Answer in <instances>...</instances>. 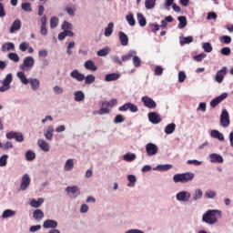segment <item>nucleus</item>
I'll return each instance as SVG.
<instances>
[{
	"mask_svg": "<svg viewBox=\"0 0 233 233\" xmlns=\"http://www.w3.org/2000/svg\"><path fill=\"white\" fill-rule=\"evenodd\" d=\"M13 81L12 74H7L5 78L3 80V86H0V92H6L10 88V84Z\"/></svg>",
	"mask_w": 233,
	"mask_h": 233,
	"instance_id": "6",
	"label": "nucleus"
},
{
	"mask_svg": "<svg viewBox=\"0 0 233 233\" xmlns=\"http://www.w3.org/2000/svg\"><path fill=\"white\" fill-rule=\"evenodd\" d=\"M118 110L120 112H127V110H130L131 112L136 113L139 110V108H137V106H136V104L128 102L120 106Z\"/></svg>",
	"mask_w": 233,
	"mask_h": 233,
	"instance_id": "7",
	"label": "nucleus"
},
{
	"mask_svg": "<svg viewBox=\"0 0 233 233\" xmlns=\"http://www.w3.org/2000/svg\"><path fill=\"white\" fill-rule=\"evenodd\" d=\"M156 1L157 0H146L145 6H146L147 10H152V8H154V6H156Z\"/></svg>",
	"mask_w": 233,
	"mask_h": 233,
	"instance_id": "42",
	"label": "nucleus"
},
{
	"mask_svg": "<svg viewBox=\"0 0 233 233\" xmlns=\"http://www.w3.org/2000/svg\"><path fill=\"white\" fill-rule=\"evenodd\" d=\"M29 85L31 86L32 90H39L41 86V82L36 78H29Z\"/></svg>",
	"mask_w": 233,
	"mask_h": 233,
	"instance_id": "20",
	"label": "nucleus"
},
{
	"mask_svg": "<svg viewBox=\"0 0 233 233\" xmlns=\"http://www.w3.org/2000/svg\"><path fill=\"white\" fill-rule=\"evenodd\" d=\"M121 77V75L117 73H112V74H107L105 76V81L110 82V81H117Z\"/></svg>",
	"mask_w": 233,
	"mask_h": 233,
	"instance_id": "23",
	"label": "nucleus"
},
{
	"mask_svg": "<svg viewBox=\"0 0 233 233\" xmlns=\"http://www.w3.org/2000/svg\"><path fill=\"white\" fill-rule=\"evenodd\" d=\"M44 136L47 141H52L54 137V126H49L45 131Z\"/></svg>",
	"mask_w": 233,
	"mask_h": 233,
	"instance_id": "18",
	"label": "nucleus"
},
{
	"mask_svg": "<svg viewBox=\"0 0 233 233\" xmlns=\"http://www.w3.org/2000/svg\"><path fill=\"white\" fill-rule=\"evenodd\" d=\"M85 100V93L83 91L75 92V101L81 102Z\"/></svg>",
	"mask_w": 233,
	"mask_h": 233,
	"instance_id": "34",
	"label": "nucleus"
},
{
	"mask_svg": "<svg viewBox=\"0 0 233 233\" xmlns=\"http://www.w3.org/2000/svg\"><path fill=\"white\" fill-rule=\"evenodd\" d=\"M15 139L18 143H23L25 141V137H23V133H16Z\"/></svg>",
	"mask_w": 233,
	"mask_h": 233,
	"instance_id": "58",
	"label": "nucleus"
},
{
	"mask_svg": "<svg viewBox=\"0 0 233 233\" xmlns=\"http://www.w3.org/2000/svg\"><path fill=\"white\" fill-rule=\"evenodd\" d=\"M218 218H221V211L216 209L208 210L202 216V221L208 225H216L218 223Z\"/></svg>",
	"mask_w": 233,
	"mask_h": 233,
	"instance_id": "1",
	"label": "nucleus"
},
{
	"mask_svg": "<svg viewBox=\"0 0 233 233\" xmlns=\"http://www.w3.org/2000/svg\"><path fill=\"white\" fill-rule=\"evenodd\" d=\"M142 103L147 106V108H156L157 106V104L154 99L145 96L141 98Z\"/></svg>",
	"mask_w": 233,
	"mask_h": 233,
	"instance_id": "10",
	"label": "nucleus"
},
{
	"mask_svg": "<svg viewBox=\"0 0 233 233\" xmlns=\"http://www.w3.org/2000/svg\"><path fill=\"white\" fill-rule=\"evenodd\" d=\"M209 157H210L211 163H223V157H221V155L213 153L210 155Z\"/></svg>",
	"mask_w": 233,
	"mask_h": 233,
	"instance_id": "26",
	"label": "nucleus"
},
{
	"mask_svg": "<svg viewBox=\"0 0 233 233\" xmlns=\"http://www.w3.org/2000/svg\"><path fill=\"white\" fill-rule=\"evenodd\" d=\"M133 65L136 68H139V66H141V58H139V56H134Z\"/></svg>",
	"mask_w": 233,
	"mask_h": 233,
	"instance_id": "52",
	"label": "nucleus"
},
{
	"mask_svg": "<svg viewBox=\"0 0 233 233\" xmlns=\"http://www.w3.org/2000/svg\"><path fill=\"white\" fill-rule=\"evenodd\" d=\"M177 201H183L184 203H187L190 199V193L187 191H181L177 194Z\"/></svg>",
	"mask_w": 233,
	"mask_h": 233,
	"instance_id": "13",
	"label": "nucleus"
},
{
	"mask_svg": "<svg viewBox=\"0 0 233 233\" xmlns=\"http://www.w3.org/2000/svg\"><path fill=\"white\" fill-rule=\"evenodd\" d=\"M170 168H172V165H170V164L160 165V166L157 167V169L162 171V172H165L167 170H170Z\"/></svg>",
	"mask_w": 233,
	"mask_h": 233,
	"instance_id": "51",
	"label": "nucleus"
},
{
	"mask_svg": "<svg viewBox=\"0 0 233 233\" xmlns=\"http://www.w3.org/2000/svg\"><path fill=\"white\" fill-rule=\"evenodd\" d=\"M96 81V76L94 75H88L85 76V84L86 85H92Z\"/></svg>",
	"mask_w": 233,
	"mask_h": 233,
	"instance_id": "43",
	"label": "nucleus"
},
{
	"mask_svg": "<svg viewBox=\"0 0 233 233\" xmlns=\"http://www.w3.org/2000/svg\"><path fill=\"white\" fill-rule=\"evenodd\" d=\"M64 168L66 172H69V170H72V168H74V160L72 158L67 159L66 161Z\"/></svg>",
	"mask_w": 233,
	"mask_h": 233,
	"instance_id": "35",
	"label": "nucleus"
},
{
	"mask_svg": "<svg viewBox=\"0 0 233 233\" xmlns=\"http://www.w3.org/2000/svg\"><path fill=\"white\" fill-rule=\"evenodd\" d=\"M147 117L153 125H159L161 123V115H157L156 112H150Z\"/></svg>",
	"mask_w": 233,
	"mask_h": 233,
	"instance_id": "11",
	"label": "nucleus"
},
{
	"mask_svg": "<svg viewBox=\"0 0 233 233\" xmlns=\"http://www.w3.org/2000/svg\"><path fill=\"white\" fill-rule=\"evenodd\" d=\"M7 57L11 61H14V63H19L20 58H19V55H17V53H9Z\"/></svg>",
	"mask_w": 233,
	"mask_h": 233,
	"instance_id": "41",
	"label": "nucleus"
},
{
	"mask_svg": "<svg viewBox=\"0 0 233 233\" xmlns=\"http://www.w3.org/2000/svg\"><path fill=\"white\" fill-rule=\"evenodd\" d=\"M220 125H222L224 128H227L230 125V116H228V111H227V109H224L221 112Z\"/></svg>",
	"mask_w": 233,
	"mask_h": 233,
	"instance_id": "5",
	"label": "nucleus"
},
{
	"mask_svg": "<svg viewBox=\"0 0 233 233\" xmlns=\"http://www.w3.org/2000/svg\"><path fill=\"white\" fill-rule=\"evenodd\" d=\"M34 65H35V60H34V57L26 56L24 59L23 64L20 65V68L23 70V72H29V70L34 68Z\"/></svg>",
	"mask_w": 233,
	"mask_h": 233,
	"instance_id": "4",
	"label": "nucleus"
},
{
	"mask_svg": "<svg viewBox=\"0 0 233 233\" xmlns=\"http://www.w3.org/2000/svg\"><path fill=\"white\" fill-rule=\"evenodd\" d=\"M127 179L129 181V183L127 184V187H134V185H136V176L128 175Z\"/></svg>",
	"mask_w": 233,
	"mask_h": 233,
	"instance_id": "50",
	"label": "nucleus"
},
{
	"mask_svg": "<svg viewBox=\"0 0 233 233\" xmlns=\"http://www.w3.org/2000/svg\"><path fill=\"white\" fill-rule=\"evenodd\" d=\"M186 79H187V75L185 74V72L180 71L178 73V82L179 83H185Z\"/></svg>",
	"mask_w": 233,
	"mask_h": 233,
	"instance_id": "57",
	"label": "nucleus"
},
{
	"mask_svg": "<svg viewBox=\"0 0 233 233\" xmlns=\"http://www.w3.org/2000/svg\"><path fill=\"white\" fill-rule=\"evenodd\" d=\"M225 76H227V66L221 68V70L218 71L215 76L216 83L221 84V82L225 79Z\"/></svg>",
	"mask_w": 233,
	"mask_h": 233,
	"instance_id": "12",
	"label": "nucleus"
},
{
	"mask_svg": "<svg viewBox=\"0 0 233 233\" xmlns=\"http://www.w3.org/2000/svg\"><path fill=\"white\" fill-rule=\"evenodd\" d=\"M195 174L192 172H186L176 174L173 177L174 183H190L195 177Z\"/></svg>",
	"mask_w": 233,
	"mask_h": 233,
	"instance_id": "2",
	"label": "nucleus"
},
{
	"mask_svg": "<svg viewBox=\"0 0 233 233\" xmlns=\"http://www.w3.org/2000/svg\"><path fill=\"white\" fill-rule=\"evenodd\" d=\"M66 192H68L70 194H79V187L77 186L67 187L66 188Z\"/></svg>",
	"mask_w": 233,
	"mask_h": 233,
	"instance_id": "40",
	"label": "nucleus"
},
{
	"mask_svg": "<svg viewBox=\"0 0 233 233\" xmlns=\"http://www.w3.org/2000/svg\"><path fill=\"white\" fill-rule=\"evenodd\" d=\"M221 43H224V45H230L232 43V37L228 35H223L220 37Z\"/></svg>",
	"mask_w": 233,
	"mask_h": 233,
	"instance_id": "47",
	"label": "nucleus"
},
{
	"mask_svg": "<svg viewBox=\"0 0 233 233\" xmlns=\"http://www.w3.org/2000/svg\"><path fill=\"white\" fill-rule=\"evenodd\" d=\"M66 12L70 15L71 17H74L76 15V9L72 7H66Z\"/></svg>",
	"mask_w": 233,
	"mask_h": 233,
	"instance_id": "61",
	"label": "nucleus"
},
{
	"mask_svg": "<svg viewBox=\"0 0 233 233\" xmlns=\"http://www.w3.org/2000/svg\"><path fill=\"white\" fill-rule=\"evenodd\" d=\"M70 76L76 81H85V75L81 74L79 70L75 69L70 73Z\"/></svg>",
	"mask_w": 233,
	"mask_h": 233,
	"instance_id": "15",
	"label": "nucleus"
},
{
	"mask_svg": "<svg viewBox=\"0 0 233 233\" xmlns=\"http://www.w3.org/2000/svg\"><path fill=\"white\" fill-rule=\"evenodd\" d=\"M123 159H124V161H127V163H130L136 159V154L127 153V154L124 155Z\"/></svg>",
	"mask_w": 233,
	"mask_h": 233,
	"instance_id": "36",
	"label": "nucleus"
},
{
	"mask_svg": "<svg viewBox=\"0 0 233 233\" xmlns=\"http://www.w3.org/2000/svg\"><path fill=\"white\" fill-rule=\"evenodd\" d=\"M203 49L208 54H210V52H212V45H210V43H204Z\"/></svg>",
	"mask_w": 233,
	"mask_h": 233,
	"instance_id": "54",
	"label": "nucleus"
},
{
	"mask_svg": "<svg viewBox=\"0 0 233 233\" xmlns=\"http://www.w3.org/2000/svg\"><path fill=\"white\" fill-rule=\"evenodd\" d=\"M228 97V93H222L220 96H217L216 98L210 101V106H212V108H216V106H218V105H219L221 101L227 99Z\"/></svg>",
	"mask_w": 233,
	"mask_h": 233,
	"instance_id": "8",
	"label": "nucleus"
},
{
	"mask_svg": "<svg viewBox=\"0 0 233 233\" xmlns=\"http://www.w3.org/2000/svg\"><path fill=\"white\" fill-rule=\"evenodd\" d=\"M117 105V99L112 98L109 102L108 101H104L102 103V107L100 108L99 111H97V114L99 116H103L105 114H110V109L108 108H114Z\"/></svg>",
	"mask_w": 233,
	"mask_h": 233,
	"instance_id": "3",
	"label": "nucleus"
},
{
	"mask_svg": "<svg viewBox=\"0 0 233 233\" xmlns=\"http://www.w3.org/2000/svg\"><path fill=\"white\" fill-rule=\"evenodd\" d=\"M25 157H26V160H27V161H34V159H35V153H34V152L31 151V150H28V151L25 153Z\"/></svg>",
	"mask_w": 233,
	"mask_h": 233,
	"instance_id": "45",
	"label": "nucleus"
},
{
	"mask_svg": "<svg viewBox=\"0 0 233 233\" xmlns=\"http://www.w3.org/2000/svg\"><path fill=\"white\" fill-rule=\"evenodd\" d=\"M193 41H194V37L193 36L182 37L180 39V45H181V46H183L185 45H190V43H192Z\"/></svg>",
	"mask_w": 233,
	"mask_h": 233,
	"instance_id": "32",
	"label": "nucleus"
},
{
	"mask_svg": "<svg viewBox=\"0 0 233 233\" xmlns=\"http://www.w3.org/2000/svg\"><path fill=\"white\" fill-rule=\"evenodd\" d=\"M21 8L24 12H32V5L30 3H23Z\"/></svg>",
	"mask_w": 233,
	"mask_h": 233,
	"instance_id": "46",
	"label": "nucleus"
},
{
	"mask_svg": "<svg viewBox=\"0 0 233 233\" xmlns=\"http://www.w3.org/2000/svg\"><path fill=\"white\" fill-rule=\"evenodd\" d=\"M97 56L99 57H105V56H108V49L107 48H103L97 51Z\"/></svg>",
	"mask_w": 233,
	"mask_h": 233,
	"instance_id": "53",
	"label": "nucleus"
},
{
	"mask_svg": "<svg viewBox=\"0 0 233 233\" xmlns=\"http://www.w3.org/2000/svg\"><path fill=\"white\" fill-rule=\"evenodd\" d=\"M220 54H221L222 56H230V54H231L230 47H223V48L220 50Z\"/></svg>",
	"mask_w": 233,
	"mask_h": 233,
	"instance_id": "59",
	"label": "nucleus"
},
{
	"mask_svg": "<svg viewBox=\"0 0 233 233\" xmlns=\"http://www.w3.org/2000/svg\"><path fill=\"white\" fill-rule=\"evenodd\" d=\"M125 121V116L123 115H116L114 118V123L118 124V123H123Z\"/></svg>",
	"mask_w": 233,
	"mask_h": 233,
	"instance_id": "56",
	"label": "nucleus"
},
{
	"mask_svg": "<svg viewBox=\"0 0 233 233\" xmlns=\"http://www.w3.org/2000/svg\"><path fill=\"white\" fill-rule=\"evenodd\" d=\"M179 24H178V28L183 29L185 26H187V16H178L177 17Z\"/></svg>",
	"mask_w": 233,
	"mask_h": 233,
	"instance_id": "38",
	"label": "nucleus"
},
{
	"mask_svg": "<svg viewBox=\"0 0 233 233\" xmlns=\"http://www.w3.org/2000/svg\"><path fill=\"white\" fill-rule=\"evenodd\" d=\"M155 76H163V67L157 66L155 67Z\"/></svg>",
	"mask_w": 233,
	"mask_h": 233,
	"instance_id": "60",
	"label": "nucleus"
},
{
	"mask_svg": "<svg viewBox=\"0 0 233 233\" xmlns=\"http://www.w3.org/2000/svg\"><path fill=\"white\" fill-rule=\"evenodd\" d=\"M42 203H45V199L43 198H39L37 200L33 198L30 202V205L33 207V208H39Z\"/></svg>",
	"mask_w": 233,
	"mask_h": 233,
	"instance_id": "28",
	"label": "nucleus"
},
{
	"mask_svg": "<svg viewBox=\"0 0 233 233\" xmlns=\"http://www.w3.org/2000/svg\"><path fill=\"white\" fill-rule=\"evenodd\" d=\"M18 30H21V20L15 19L13 22V24L9 29V32H10V34H14L15 32H17Z\"/></svg>",
	"mask_w": 233,
	"mask_h": 233,
	"instance_id": "16",
	"label": "nucleus"
},
{
	"mask_svg": "<svg viewBox=\"0 0 233 233\" xmlns=\"http://www.w3.org/2000/svg\"><path fill=\"white\" fill-rule=\"evenodd\" d=\"M150 26H151V32H153V34H156V32H158L160 27L159 25L157 24H151Z\"/></svg>",
	"mask_w": 233,
	"mask_h": 233,
	"instance_id": "64",
	"label": "nucleus"
},
{
	"mask_svg": "<svg viewBox=\"0 0 233 233\" xmlns=\"http://www.w3.org/2000/svg\"><path fill=\"white\" fill-rule=\"evenodd\" d=\"M57 25H59V18H57L56 16L51 17V19H50L51 28H56L57 26Z\"/></svg>",
	"mask_w": 233,
	"mask_h": 233,
	"instance_id": "44",
	"label": "nucleus"
},
{
	"mask_svg": "<svg viewBox=\"0 0 233 233\" xmlns=\"http://www.w3.org/2000/svg\"><path fill=\"white\" fill-rule=\"evenodd\" d=\"M14 216H15V211L12 209H6L2 214V218H4L5 219H6L7 218H12Z\"/></svg>",
	"mask_w": 233,
	"mask_h": 233,
	"instance_id": "37",
	"label": "nucleus"
},
{
	"mask_svg": "<svg viewBox=\"0 0 233 233\" xmlns=\"http://www.w3.org/2000/svg\"><path fill=\"white\" fill-rule=\"evenodd\" d=\"M137 17L138 25H140V26H147V18H145V15H143V14L137 13Z\"/></svg>",
	"mask_w": 233,
	"mask_h": 233,
	"instance_id": "30",
	"label": "nucleus"
},
{
	"mask_svg": "<svg viewBox=\"0 0 233 233\" xmlns=\"http://www.w3.org/2000/svg\"><path fill=\"white\" fill-rule=\"evenodd\" d=\"M16 76L23 85H28L30 83V79L26 78V75L23 71L18 72Z\"/></svg>",
	"mask_w": 233,
	"mask_h": 233,
	"instance_id": "25",
	"label": "nucleus"
},
{
	"mask_svg": "<svg viewBox=\"0 0 233 233\" xmlns=\"http://www.w3.org/2000/svg\"><path fill=\"white\" fill-rule=\"evenodd\" d=\"M19 49L21 50V52H26V50H28V44H26V42L21 43L19 46Z\"/></svg>",
	"mask_w": 233,
	"mask_h": 233,
	"instance_id": "63",
	"label": "nucleus"
},
{
	"mask_svg": "<svg viewBox=\"0 0 233 233\" xmlns=\"http://www.w3.org/2000/svg\"><path fill=\"white\" fill-rule=\"evenodd\" d=\"M205 57H207V54L201 53L200 55L195 56L194 59H195V61L199 63V62L203 61L205 59Z\"/></svg>",
	"mask_w": 233,
	"mask_h": 233,
	"instance_id": "55",
	"label": "nucleus"
},
{
	"mask_svg": "<svg viewBox=\"0 0 233 233\" xmlns=\"http://www.w3.org/2000/svg\"><path fill=\"white\" fill-rule=\"evenodd\" d=\"M112 32H114V23L110 22L105 29L106 37H110V35H112Z\"/></svg>",
	"mask_w": 233,
	"mask_h": 233,
	"instance_id": "31",
	"label": "nucleus"
},
{
	"mask_svg": "<svg viewBox=\"0 0 233 233\" xmlns=\"http://www.w3.org/2000/svg\"><path fill=\"white\" fill-rule=\"evenodd\" d=\"M33 218L34 219H35L36 221H41V219H43V218H45V213L43 212V210L41 209H35L33 212Z\"/></svg>",
	"mask_w": 233,
	"mask_h": 233,
	"instance_id": "24",
	"label": "nucleus"
},
{
	"mask_svg": "<svg viewBox=\"0 0 233 233\" xmlns=\"http://www.w3.org/2000/svg\"><path fill=\"white\" fill-rule=\"evenodd\" d=\"M70 28H72V24L65 21L62 25V30H65L66 32V30H70Z\"/></svg>",
	"mask_w": 233,
	"mask_h": 233,
	"instance_id": "62",
	"label": "nucleus"
},
{
	"mask_svg": "<svg viewBox=\"0 0 233 233\" xmlns=\"http://www.w3.org/2000/svg\"><path fill=\"white\" fill-rule=\"evenodd\" d=\"M202 198H203V191H201V189H196L193 199L195 201H198V199H201Z\"/></svg>",
	"mask_w": 233,
	"mask_h": 233,
	"instance_id": "48",
	"label": "nucleus"
},
{
	"mask_svg": "<svg viewBox=\"0 0 233 233\" xmlns=\"http://www.w3.org/2000/svg\"><path fill=\"white\" fill-rule=\"evenodd\" d=\"M44 228H57V221L47 219L43 224Z\"/></svg>",
	"mask_w": 233,
	"mask_h": 233,
	"instance_id": "22",
	"label": "nucleus"
},
{
	"mask_svg": "<svg viewBox=\"0 0 233 233\" xmlns=\"http://www.w3.org/2000/svg\"><path fill=\"white\" fill-rule=\"evenodd\" d=\"M86 70H91V72H96L97 66L92 60H87L84 64Z\"/></svg>",
	"mask_w": 233,
	"mask_h": 233,
	"instance_id": "17",
	"label": "nucleus"
},
{
	"mask_svg": "<svg viewBox=\"0 0 233 233\" xmlns=\"http://www.w3.org/2000/svg\"><path fill=\"white\" fill-rule=\"evenodd\" d=\"M211 137L214 139H218V141H225V136L218 130L213 129L210 133Z\"/></svg>",
	"mask_w": 233,
	"mask_h": 233,
	"instance_id": "19",
	"label": "nucleus"
},
{
	"mask_svg": "<svg viewBox=\"0 0 233 233\" xmlns=\"http://www.w3.org/2000/svg\"><path fill=\"white\" fill-rule=\"evenodd\" d=\"M30 177L28 176V174H25L22 177V182H21V186L20 188L22 190H26V188H28V187H30Z\"/></svg>",
	"mask_w": 233,
	"mask_h": 233,
	"instance_id": "14",
	"label": "nucleus"
},
{
	"mask_svg": "<svg viewBox=\"0 0 233 233\" xmlns=\"http://www.w3.org/2000/svg\"><path fill=\"white\" fill-rule=\"evenodd\" d=\"M119 41L122 46H127L128 45V36L123 32H118Z\"/></svg>",
	"mask_w": 233,
	"mask_h": 233,
	"instance_id": "21",
	"label": "nucleus"
},
{
	"mask_svg": "<svg viewBox=\"0 0 233 233\" xmlns=\"http://www.w3.org/2000/svg\"><path fill=\"white\" fill-rule=\"evenodd\" d=\"M15 45H14V43L9 42V43H5L2 46V52H8L10 50H15Z\"/></svg>",
	"mask_w": 233,
	"mask_h": 233,
	"instance_id": "29",
	"label": "nucleus"
},
{
	"mask_svg": "<svg viewBox=\"0 0 233 233\" xmlns=\"http://www.w3.org/2000/svg\"><path fill=\"white\" fill-rule=\"evenodd\" d=\"M8 163V155H3L0 157V167H6Z\"/></svg>",
	"mask_w": 233,
	"mask_h": 233,
	"instance_id": "49",
	"label": "nucleus"
},
{
	"mask_svg": "<svg viewBox=\"0 0 233 233\" xmlns=\"http://www.w3.org/2000/svg\"><path fill=\"white\" fill-rule=\"evenodd\" d=\"M126 19L130 26H136V19L134 18V14L129 13Z\"/></svg>",
	"mask_w": 233,
	"mask_h": 233,
	"instance_id": "33",
	"label": "nucleus"
},
{
	"mask_svg": "<svg viewBox=\"0 0 233 233\" xmlns=\"http://www.w3.org/2000/svg\"><path fill=\"white\" fill-rule=\"evenodd\" d=\"M157 146L154 143H147L146 146V152L149 157L156 156V154H157Z\"/></svg>",
	"mask_w": 233,
	"mask_h": 233,
	"instance_id": "9",
	"label": "nucleus"
},
{
	"mask_svg": "<svg viewBox=\"0 0 233 233\" xmlns=\"http://www.w3.org/2000/svg\"><path fill=\"white\" fill-rule=\"evenodd\" d=\"M38 146L44 152H50V146H48V143H46V141L43 139L38 140Z\"/></svg>",
	"mask_w": 233,
	"mask_h": 233,
	"instance_id": "27",
	"label": "nucleus"
},
{
	"mask_svg": "<svg viewBox=\"0 0 233 233\" xmlns=\"http://www.w3.org/2000/svg\"><path fill=\"white\" fill-rule=\"evenodd\" d=\"M175 130H176V124L174 123L167 125L165 128L166 134H174Z\"/></svg>",
	"mask_w": 233,
	"mask_h": 233,
	"instance_id": "39",
	"label": "nucleus"
}]
</instances>
